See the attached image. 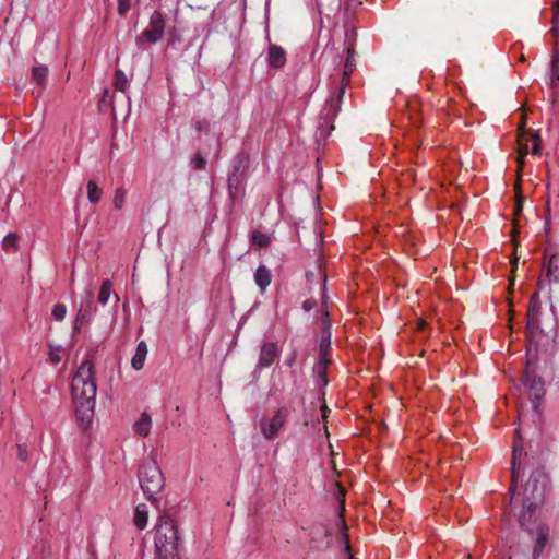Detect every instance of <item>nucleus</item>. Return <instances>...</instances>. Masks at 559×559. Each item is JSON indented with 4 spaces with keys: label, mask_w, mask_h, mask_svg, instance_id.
<instances>
[{
    "label": "nucleus",
    "mask_w": 559,
    "mask_h": 559,
    "mask_svg": "<svg viewBox=\"0 0 559 559\" xmlns=\"http://www.w3.org/2000/svg\"><path fill=\"white\" fill-rule=\"evenodd\" d=\"M71 392L75 406V417L85 429L94 416L97 392L95 368L91 359L83 360L79 366L72 378Z\"/></svg>",
    "instance_id": "f257e3e1"
},
{
    "label": "nucleus",
    "mask_w": 559,
    "mask_h": 559,
    "mask_svg": "<svg viewBox=\"0 0 559 559\" xmlns=\"http://www.w3.org/2000/svg\"><path fill=\"white\" fill-rule=\"evenodd\" d=\"M355 41H356V33L345 34V51L346 58L344 62V69L342 73V79L337 85L336 92L332 94L325 102L324 107L320 115L319 129H324L325 127L329 131L334 130L333 120L341 111V105L343 102V97L346 91V87L349 85L350 75L356 68L355 63Z\"/></svg>",
    "instance_id": "f03ea898"
},
{
    "label": "nucleus",
    "mask_w": 559,
    "mask_h": 559,
    "mask_svg": "<svg viewBox=\"0 0 559 559\" xmlns=\"http://www.w3.org/2000/svg\"><path fill=\"white\" fill-rule=\"evenodd\" d=\"M547 486V476L540 469L533 472L524 486L522 509L519 513V524L530 531L535 511L544 501Z\"/></svg>",
    "instance_id": "7ed1b4c3"
},
{
    "label": "nucleus",
    "mask_w": 559,
    "mask_h": 559,
    "mask_svg": "<svg viewBox=\"0 0 559 559\" xmlns=\"http://www.w3.org/2000/svg\"><path fill=\"white\" fill-rule=\"evenodd\" d=\"M154 544L157 559H182L178 526L168 514L158 518Z\"/></svg>",
    "instance_id": "20e7f679"
},
{
    "label": "nucleus",
    "mask_w": 559,
    "mask_h": 559,
    "mask_svg": "<svg viewBox=\"0 0 559 559\" xmlns=\"http://www.w3.org/2000/svg\"><path fill=\"white\" fill-rule=\"evenodd\" d=\"M138 478L143 493L153 503L158 502L157 495L165 486V479L156 462H145L141 465Z\"/></svg>",
    "instance_id": "39448f33"
},
{
    "label": "nucleus",
    "mask_w": 559,
    "mask_h": 559,
    "mask_svg": "<svg viewBox=\"0 0 559 559\" xmlns=\"http://www.w3.org/2000/svg\"><path fill=\"white\" fill-rule=\"evenodd\" d=\"M167 20V15L162 10L152 12L146 28L135 39L140 49L144 50L147 45H154L164 38Z\"/></svg>",
    "instance_id": "423d86ee"
},
{
    "label": "nucleus",
    "mask_w": 559,
    "mask_h": 559,
    "mask_svg": "<svg viewBox=\"0 0 559 559\" xmlns=\"http://www.w3.org/2000/svg\"><path fill=\"white\" fill-rule=\"evenodd\" d=\"M289 415V408L282 406L274 413L271 418L261 420L260 428L263 437L266 440H274L281 429L285 426Z\"/></svg>",
    "instance_id": "0eeeda50"
},
{
    "label": "nucleus",
    "mask_w": 559,
    "mask_h": 559,
    "mask_svg": "<svg viewBox=\"0 0 559 559\" xmlns=\"http://www.w3.org/2000/svg\"><path fill=\"white\" fill-rule=\"evenodd\" d=\"M523 452V438L520 432L516 430L513 437V447H512V460H511V484L509 487L510 500L512 501L514 495L516 492L518 480L520 478V457Z\"/></svg>",
    "instance_id": "6e6552de"
},
{
    "label": "nucleus",
    "mask_w": 559,
    "mask_h": 559,
    "mask_svg": "<svg viewBox=\"0 0 559 559\" xmlns=\"http://www.w3.org/2000/svg\"><path fill=\"white\" fill-rule=\"evenodd\" d=\"M542 312V301L539 293L535 292L528 301L526 311V329L530 333H536L539 330V316Z\"/></svg>",
    "instance_id": "1a4fd4ad"
},
{
    "label": "nucleus",
    "mask_w": 559,
    "mask_h": 559,
    "mask_svg": "<svg viewBox=\"0 0 559 559\" xmlns=\"http://www.w3.org/2000/svg\"><path fill=\"white\" fill-rule=\"evenodd\" d=\"M249 168V155L246 152L238 153L233 159V171L228 177V185H238L243 178Z\"/></svg>",
    "instance_id": "9d476101"
},
{
    "label": "nucleus",
    "mask_w": 559,
    "mask_h": 559,
    "mask_svg": "<svg viewBox=\"0 0 559 559\" xmlns=\"http://www.w3.org/2000/svg\"><path fill=\"white\" fill-rule=\"evenodd\" d=\"M362 4L361 0H342V14H343V21H344V27H345V34L348 32V34L356 33L355 32V20H356V12Z\"/></svg>",
    "instance_id": "9b49d317"
},
{
    "label": "nucleus",
    "mask_w": 559,
    "mask_h": 559,
    "mask_svg": "<svg viewBox=\"0 0 559 559\" xmlns=\"http://www.w3.org/2000/svg\"><path fill=\"white\" fill-rule=\"evenodd\" d=\"M522 383L524 386L530 389L531 394L533 395V397L535 400L540 399L545 393L544 382H543L542 378L538 377L534 372V370H531L528 366L526 367V369L524 371V374L522 378Z\"/></svg>",
    "instance_id": "f8f14e48"
},
{
    "label": "nucleus",
    "mask_w": 559,
    "mask_h": 559,
    "mask_svg": "<svg viewBox=\"0 0 559 559\" xmlns=\"http://www.w3.org/2000/svg\"><path fill=\"white\" fill-rule=\"evenodd\" d=\"M280 347L275 342H266L261 346L258 367L259 368H267L270 367L278 357Z\"/></svg>",
    "instance_id": "ddd939ff"
},
{
    "label": "nucleus",
    "mask_w": 559,
    "mask_h": 559,
    "mask_svg": "<svg viewBox=\"0 0 559 559\" xmlns=\"http://www.w3.org/2000/svg\"><path fill=\"white\" fill-rule=\"evenodd\" d=\"M287 57L283 47L271 44L267 48L266 62L269 68L281 69L286 64Z\"/></svg>",
    "instance_id": "4468645a"
},
{
    "label": "nucleus",
    "mask_w": 559,
    "mask_h": 559,
    "mask_svg": "<svg viewBox=\"0 0 559 559\" xmlns=\"http://www.w3.org/2000/svg\"><path fill=\"white\" fill-rule=\"evenodd\" d=\"M92 293H90V300L86 302V305H82L80 309L78 310L75 321H74V330L80 331L84 325H86L92 317L93 308H92Z\"/></svg>",
    "instance_id": "2eb2a0df"
},
{
    "label": "nucleus",
    "mask_w": 559,
    "mask_h": 559,
    "mask_svg": "<svg viewBox=\"0 0 559 559\" xmlns=\"http://www.w3.org/2000/svg\"><path fill=\"white\" fill-rule=\"evenodd\" d=\"M272 282V273L265 265H260L254 272V283L264 293Z\"/></svg>",
    "instance_id": "dca6fc26"
},
{
    "label": "nucleus",
    "mask_w": 559,
    "mask_h": 559,
    "mask_svg": "<svg viewBox=\"0 0 559 559\" xmlns=\"http://www.w3.org/2000/svg\"><path fill=\"white\" fill-rule=\"evenodd\" d=\"M147 355V345L145 341H141L138 343L135 354L131 359V365L135 370H141L144 366L145 359Z\"/></svg>",
    "instance_id": "f3484780"
},
{
    "label": "nucleus",
    "mask_w": 559,
    "mask_h": 559,
    "mask_svg": "<svg viewBox=\"0 0 559 559\" xmlns=\"http://www.w3.org/2000/svg\"><path fill=\"white\" fill-rule=\"evenodd\" d=\"M151 428L152 418L146 412H144L141 414V417L135 421L133 429L139 436L145 438L150 435Z\"/></svg>",
    "instance_id": "a211bd4d"
},
{
    "label": "nucleus",
    "mask_w": 559,
    "mask_h": 559,
    "mask_svg": "<svg viewBox=\"0 0 559 559\" xmlns=\"http://www.w3.org/2000/svg\"><path fill=\"white\" fill-rule=\"evenodd\" d=\"M148 521V510L146 504L140 503L135 507L133 523L135 527L140 531L144 530L147 525Z\"/></svg>",
    "instance_id": "6ab92c4d"
},
{
    "label": "nucleus",
    "mask_w": 559,
    "mask_h": 559,
    "mask_svg": "<svg viewBox=\"0 0 559 559\" xmlns=\"http://www.w3.org/2000/svg\"><path fill=\"white\" fill-rule=\"evenodd\" d=\"M528 142H532L531 140V133L527 135L525 133H522L519 135L518 143H519V156H518V165H519V171L524 165V158L530 152Z\"/></svg>",
    "instance_id": "aec40b11"
},
{
    "label": "nucleus",
    "mask_w": 559,
    "mask_h": 559,
    "mask_svg": "<svg viewBox=\"0 0 559 559\" xmlns=\"http://www.w3.org/2000/svg\"><path fill=\"white\" fill-rule=\"evenodd\" d=\"M86 190L88 201L93 204H97L103 197V190L94 180L87 181Z\"/></svg>",
    "instance_id": "412c9836"
},
{
    "label": "nucleus",
    "mask_w": 559,
    "mask_h": 559,
    "mask_svg": "<svg viewBox=\"0 0 559 559\" xmlns=\"http://www.w3.org/2000/svg\"><path fill=\"white\" fill-rule=\"evenodd\" d=\"M250 242L258 248H266L271 243V237L267 234L254 230L250 235Z\"/></svg>",
    "instance_id": "4be33fe9"
},
{
    "label": "nucleus",
    "mask_w": 559,
    "mask_h": 559,
    "mask_svg": "<svg viewBox=\"0 0 559 559\" xmlns=\"http://www.w3.org/2000/svg\"><path fill=\"white\" fill-rule=\"evenodd\" d=\"M114 87L116 91L126 93L129 87V81L124 72L120 69L116 70L114 76Z\"/></svg>",
    "instance_id": "5701e85b"
},
{
    "label": "nucleus",
    "mask_w": 559,
    "mask_h": 559,
    "mask_svg": "<svg viewBox=\"0 0 559 559\" xmlns=\"http://www.w3.org/2000/svg\"><path fill=\"white\" fill-rule=\"evenodd\" d=\"M48 68L46 66H36L32 70L33 80L40 86H45L48 76Z\"/></svg>",
    "instance_id": "b1692460"
},
{
    "label": "nucleus",
    "mask_w": 559,
    "mask_h": 559,
    "mask_svg": "<svg viewBox=\"0 0 559 559\" xmlns=\"http://www.w3.org/2000/svg\"><path fill=\"white\" fill-rule=\"evenodd\" d=\"M112 283L109 280H105L99 288L97 300L100 305L105 306L111 295Z\"/></svg>",
    "instance_id": "393cba45"
},
{
    "label": "nucleus",
    "mask_w": 559,
    "mask_h": 559,
    "mask_svg": "<svg viewBox=\"0 0 559 559\" xmlns=\"http://www.w3.org/2000/svg\"><path fill=\"white\" fill-rule=\"evenodd\" d=\"M551 27L549 33L554 36V38H559V2L551 3Z\"/></svg>",
    "instance_id": "a878e982"
},
{
    "label": "nucleus",
    "mask_w": 559,
    "mask_h": 559,
    "mask_svg": "<svg viewBox=\"0 0 559 559\" xmlns=\"http://www.w3.org/2000/svg\"><path fill=\"white\" fill-rule=\"evenodd\" d=\"M19 248V236L14 233L8 234L2 241L4 251H16Z\"/></svg>",
    "instance_id": "bb28decb"
},
{
    "label": "nucleus",
    "mask_w": 559,
    "mask_h": 559,
    "mask_svg": "<svg viewBox=\"0 0 559 559\" xmlns=\"http://www.w3.org/2000/svg\"><path fill=\"white\" fill-rule=\"evenodd\" d=\"M336 486L338 487V493H340V498H341L340 522L342 524V530L344 532H346L347 531V525H346L345 520L343 519V515H342V512H343V510L345 508L344 507V499H343L344 496H345V489L340 484H336ZM344 535H345V538H346V547L349 548L348 536H347L346 533H344Z\"/></svg>",
    "instance_id": "cd10ccee"
},
{
    "label": "nucleus",
    "mask_w": 559,
    "mask_h": 559,
    "mask_svg": "<svg viewBox=\"0 0 559 559\" xmlns=\"http://www.w3.org/2000/svg\"><path fill=\"white\" fill-rule=\"evenodd\" d=\"M557 261H558V255L551 254L549 257L548 261L545 263L544 267H545L547 277H551L552 275H555L558 272Z\"/></svg>",
    "instance_id": "c85d7f7f"
},
{
    "label": "nucleus",
    "mask_w": 559,
    "mask_h": 559,
    "mask_svg": "<svg viewBox=\"0 0 559 559\" xmlns=\"http://www.w3.org/2000/svg\"><path fill=\"white\" fill-rule=\"evenodd\" d=\"M549 535V528L546 525H539L537 528L536 545L546 546Z\"/></svg>",
    "instance_id": "c756f323"
},
{
    "label": "nucleus",
    "mask_w": 559,
    "mask_h": 559,
    "mask_svg": "<svg viewBox=\"0 0 559 559\" xmlns=\"http://www.w3.org/2000/svg\"><path fill=\"white\" fill-rule=\"evenodd\" d=\"M326 370H328V366H324L323 362H316V365L313 367V371L320 378L321 384L323 386H325L328 384Z\"/></svg>",
    "instance_id": "7c9ffc66"
},
{
    "label": "nucleus",
    "mask_w": 559,
    "mask_h": 559,
    "mask_svg": "<svg viewBox=\"0 0 559 559\" xmlns=\"http://www.w3.org/2000/svg\"><path fill=\"white\" fill-rule=\"evenodd\" d=\"M67 314V307L63 304H56L52 308L51 316L56 321H62Z\"/></svg>",
    "instance_id": "2f4dec72"
},
{
    "label": "nucleus",
    "mask_w": 559,
    "mask_h": 559,
    "mask_svg": "<svg viewBox=\"0 0 559 559\" xmlns=\"http://www.w3.org/2000/svg\"><path fill=\"white\" fill-rule=\"evenodd\" d=\"M531 140H532L531 153L539 156L542 154V152H540V148H542L540 147V143H542L540 135L537 132H532Z\"/></svg>",
    "instance_id": "473e14b6"
},
{
    "label": "nucleus",
    "mask_w": 559,
    "mask_h": 559,
    "mask_svg": "<svg viewBox=\"0 0 559 559\" xmlns=\"http://www.w3.org/2000/svg\"><path fill=\"white\" fill-rule=\"evenodd\" d=\"M126 201V190L123 188H118L115 191L114 197V206L118 210L122 209Z\"/></svg>",
    "instance_id": "72a5a7b5"
},
{
    "label": "nucleus",
    "mask_w": 559,
    "mask_h": 559,
    "mask_svg": "<svg viewBox=\"0 0 559 559\" xmlns=\"http://www.w3.org/2000/svg\"><path fill=\"white\" fill-rule=\"evenodd\" d=\"M559 85V66L550 64L549 86L556 88Z\"/></svg>",
    "instance_id": "f704fd0d"
},
{
    "label": "nucleus",
    "mask_w": 559,
    "mask_h": 559,
    "mask_svg": "<svg viewBox=\"0 0 559 559\" xmlns=\"http://www.w3.org/2000/svg\"><path fill=\"white\" fill-rule=\"evenodd\" d=\"M192 166L195 170H202L206 166V159L202 156L201 153H197L192 158Z\"/></svg>",
    "instance_id": "c9c22d12"
},
{
    "label": "nucleus",
    "mask_w": 559,
    "mask_h": 559,
    "mask_svg": "<svg viewBox=\"0 0 559 559\" xmlns=\"http://www.w3.org/2000/svg\"><path fill=\"white\" fill-rule=\"evenodd\" d=\"M118 14L124 16L131 9V0H117Z\"/></svg>",
    "instance_id": "e433bc0d"
},
{
    "label": "nucleus",
    "mask_w": 559,
    "mask_h": 559,
    "mask_svg": "<svg viewBox=\"0 0 559 559\" xmlns=\"http://www.w3.org/2000/svg\"><path fill=\"white\" fill-rule=\"evenodd\" d=\"M551 66H559V38H555L551 51Z\"/></svg>",
    "instance_id": "4c0bfd02"
},
{
    "label": "nucleus",
    "mask_w": 559,
    "mask_h": 559,
    "mask_svg": "<svg viewBox=\"0 0 559 559\" xmlns=\"http://www.w3.org/2000/svg\"><path fill=\"white\" fill-rule=\"evenodd\" d=\"M17 457L20 461L25 462L28 457L27 448L25 444H17Z\"/></svg>",
    "instance_id": "58836bf2"
},
{
    "label": "nucleus",
    "mask_w": 559,
    "mask_h": 559,
    "mask_svg": "<svg viewBox=\"0 0 559 559\" xmlns=\"http://www.w3.org/2000/svg\"><path fill=\"white\" fill-rule=\"evenodd\" d=\"M331 341L330 335L323 336L320 342L319 352H330Z\"/></svg>",
    "instance_id": "ea45409f"
},
{
    "label": "nucleus",
    "mask_w": 559,
    "mask_h": 559,
    "mask_svg": "<svg viewBox=\"0 0 559 559\" xmlns=\"http://www.w3.org/2000/svg\"><path fill=\"white\" fill-rule=\"evenodd\" d=\"M317 362H323L324 366H329L331 364L330 352H319V359Z\"/></svg>",
    "instance_id": "a19ab883"
},
{
    "label": "nucleus",
    "mask_w": 559,
    "mask_h": 559,
    "mask_svg": "<svg viewBox=\"0 0 559 559\" xmlns=\"http://www.w3.org/2000/svg\"><path fill=\"white\" fill-rule=\"evenodd\" d=\"M317 306V301L316 299L313 298H309V299H306L304 302H302V309L305 311H310L312 310L314 307Z\"/></svg>",
    "instance_id": "79ce46f5"
},
{
    "label": "nucleus",
    "mask_w": 559,
    "mask_h": 559,
    "mask_svg": "<svg viewBox=\"0 0 559 559\" xmlns=\"http://www.w3.org/2000/svg\"><path fill=\"white\" fill-rule=\"evenodd\" d=\"M194 128H195L197 131L207 130L209 122L206 120H198L194 123Z\"/></svg>",
    "instance_id": "37998d69"
},
{
    "label": "nucleus",
    "mask_w": 559,
    "mask_h": 559,
    "mask_svg": "<svg viewBox=\"0 0 559 559\" xmlns=\"http://www.w3.org/2000/svg\"><path fill=\"white\" fill-rule=\"evenodd\" d=\"M296 359H297V352L296 350H293L292 354L287 357L285 364L288 366V367H292L295 365L296 362Z\"/></svg>",
    "instance_id": "c03bdc74"
},
{
    "label": "nucleus",
    "mask_w": 559,
    "mask_h": 559,
    "mask_svg": "<svg viewBox=\"0 0 559 559\" xmlns=\"http://www.w3.org/2000/svg\"><path fill=\"white\" fill-rule=\"evenodd\" d=\"M522 203H523L522 197L518 195L516 203H515V215L521 214L522 209H523V204Z\"/></svg>",
    "instance_id": "a18cd8bd"
},
{
    "label": "nucleus",
    "mask_w": 559,
    "mask_h": 559,
    "mask_svg": "<svg viewBox=\"0 0 559 559\" xmlns=\"http://www.w3.org/2000/svg\"><path fill=\"white\" fill-rule=\"evenodd\" d=\"M544 548H545L544 546L535 544L534 549H533V559H537L544 551Z\"/></svg>",
    "instance_id": "49530a36"
},
{
    "label": "nucleus",
    "mask_w": 559,
    "mask_h": 559,
    "mask_svg": "<svg viewBox=\"0 0 559 559\" xmlns=\"http://www.w3.org/2000/svg\"><path fill=\"white\" fill-rule=\"evenodd\" d=\"M49 357H50L51 362H52V364H55V365L59 364V362H60V360H61V357H60V356H59V354H57V353H52V352H51V353L49 354Z\"/></svg>",
    "instance_id": "de8ad7c7"
},
{
    "label": "nucleus",
    "mask_w": 559,
    "mask_h": 559,
    "mask_svg": "<svg viewBox=\"0 0 559 559\" xmlns=\"http://www.w3.org/2000/svg\"><path fill=\"white\" fill-rule=\"evenodd\" d=\"M426 325H427V322H426L425 320H423V319H420V320L417 322V329H418L419 331H424V330H425V328H426Z\"/></svg>",
    "instance_id": "09e8293b"
},
{
    "label": "nucleus",
    "mask_w": 559,
    "mask_h": 559,
    "mask_svg": "<svg viewBox=\"0 0 559 559\" xmlns=\"http://www.w3.org/2000/svg\"><path fill=\"white\" fill-rule=\"evenodd\" d=\"M518 261H519V258L518 257H514L512 260H511V264H512V269L515 270L516 266H518Z\"/></svg>",
    "instance_id": "8fccbe9b"
},
{
    "label": "nucleus",
    "mask_w": 559,
    "mask_h": 559,
    "mask_svg": "<svg viewBox=\"0 0 559 559\" xmlns=\"http://www.w3.org/2000/svg\"><path fill=\"white\" fill-rule=\"evenodd\" d=\"M322 533H323L325 536H330V535H331L330 531H329L326 527H322Z\"/></svg>",
    "instance_id": "3c124183"
},
{
    "label": "nucleus",
    "mask_w": 559,
    "mask_h": 559,
    "mask_svg": "<svg viewBox=\"0 0 559 559\" xmlns=\"http://www.w3.org/2000/svg\"><path fill=\"white\" fill-rule=\"evenodd\" d=\"M50 392V388L48 386L46 390H45V393H49Z\"/></svg>",
    "instance_id": "603ef678"
},
{
    "label": "nucleus",
    "mask_w": 559,
    "mask_h": 559,
    "mask_svg": "<svg viewBox=\"0 0 559 559\" xmlns=\"http://www.w3.org/2000/svg\"><path fill=\"white\" fill-rule=\"evenodd\" d=\"M323 282L325 283L326 282V275L323 274Z\"/></svg>",
    "instance_id": "864d4df0"
},
{
    "label": "nucleus",
    "mask_w": 559,
    "mask_h": 559,
    "mask_svg": "<svg viewBox=\"0 0 559 559\" xmlns=\"http://www.w3.org/2000/svg\"><path fill=\"white\" fill-rule=\"evenodd\" d=\"M467 559H472V555H468V556H467Z\"/></svg>",
    "instance_id": "5fc2aeb1"
},
{
    "label": "nucleus",
    "mask_w": 559,
    "mask_h": 559,
    "mask_svg": "<svg viewBox=\"0 0 559 559\" xmlns=\"http://www.w3.org/2000/svg\"><path fill=\"white\" fill-rule=\"evenodd\" d=\"M552 2H559V0H554Z\"/></svg>",
    "instance_id": "6e6d98bb"
}]
</instances>
